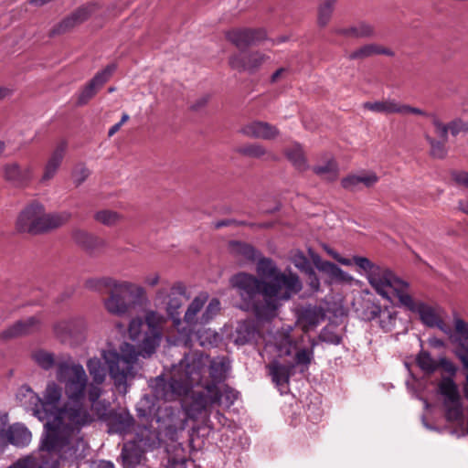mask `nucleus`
Here are the masks:
<instances>
[{"label":"nucleus","mask_w":468,"mask_h":468,"mask_svg":"<svg viewBox=\"0 0 468 468\" xmlns=\"http://www.w3.org/2000/svg\"><path fill=\"white\" fill-rule=\"evenodd\" d=\"M229 250L230 254L241 263L254 261L259 254L252 245L238 240L229 241Z\"/></svg>","instance_id":"28"},{"label":"nucleus","mask_w":468,"mask_h":468,"mask_svg":"<svg viewBox=\"0 0 468 468\" xmlns=\"http://www.w3.org/2000/svg\"><path fill=\"white\" fill-rule=\"evenodd\" d=\"M196 337V341L202 347H213L220 341V335L210 328H205L204 325L196 327L192 334V338Z\"/></svg>","instance_id":"35"},{"label":"nucleus","mask_w":468,"mask_h":468,"mask_svg":"<svg viewBox=\"0 0 468 468\" xmlns=\"http://www.w3.org/2000/svg\"><path fill=\"white\" fill-rule=\"evenodd\" d=\"M145 451L133 441L123 444L121 458L124 468H134L145 459Z\"/></svg>","instance_id":"26"},{"label":"nucleus","mask_w":468,"mask_h":468,"mask_svg":"<svg viewBox=\"0 0 468 468\" xmlns=\"http://www.w3.org/2000/svg\"><path fill=\"white\" fill-rule=\"evenodd\" d=\"M314 263L319 271L327 273L330 277L338 280L345 279V271L335 263L328 261H322L318 255L314 258Z\"/></svg>","instance_id":"40"},{"label":"nucleus","mask_w":468,"mask_h":468,"mask_svg":"<svg viewBox=\"0 0 468 468\" xmlns=\"http://www.w3.org/2000/svg\"><path fill=\"white\" fill-rule=\"evenodd\" d=\"M104 300L106 310L114 315L130 314L145 300V290L141 285L127 282L115 281Z\"/></svg>","instance_id":"9"},{"label":"nucleus","mask_w":468,"mask_h":468,"mask_svg":"<svg viewBox=\"0 0 468 468\" xmlns=\"http://www.w3.org/2000/svg\"><path fill=\"white\" fill-rule=\"evenodd\" d=\"M119 214L112 210H101L94 215V218L103 225L112 226L119 220Z\"/></svg>","instance_id":"51"},{"label":"nucleus","mask_w":468,"mask_h":468,"mask_svg":"<svg viewBox=\"0 0 468 468\" xmlns=\"http://www.w3.org/2000/svg\"><path fill=\"white\" fill-rule=\"evenodd\" d=\"M259 332L252 321H243L239 323L236 329L235 344L244 346L256 339Z\"/></svg>","instance_id":"34"},{"label":"nucleus","mask_w":468,"mask_h":468,"mask_svg":"<svg viewBox=\"0 0 468 468\" xmlns=\"http://www.w3.org/2000/svg\"><path fill=\"white\" fill-rule=\"evenodd\" d=\"M56 378L64 384L63 388L54 380L47 383L41 398L40 410H85L88 377L82 365L75 363L71 356L59 360Z\"/></svg>","instance_id":"7"},{"label":"nucleus","mask_w":468,"mask_h":468,"mask_svg":"<svg viewBox=\"0 0 468 468\" xmlns=\"http://www.w3.org/2000/svg\"><path fill=\"white\" fill-rule=\"evenodd\" d=\"M116 280L111 277L89 279L85 282V287L89 290L101 292L103 289H111Z\"/></svg>","instance_id":"48"},{"label":"nucleus","mask_w":468,"mask_h":468,"mask_svg":"<svg viewBox=\"0 0 468 468\" xmlns=\"http://www.w3.org/2000/svg\"><path fill=\"white\" fill-rule=\"evenodd\" d=\"M74 242L90 254L94 253L104 246V241L85 230L74 229L71 233Z\"/></svg>","instance_id":"30"},{"label":"nucleus","mask_w":468,"mask_h":468,"mask_svg":"<svg viewBox=\"0 0 468 468\" xmlns=\"http://www.w3.org/2000/svg\"><path fill=\"white\" fill-rule=\"evenodd\" d=\"M38 328L39 321L35 316H31L26 320H18L12 325L8 326L6 329L3 330L0 333V339L7 341L31 334Z\"/></svg>","instance_id":"23"},{"label":"nucleus","mask_w":468,"mask_h":468,"mask_svg":"<svg viewBox=\"0 0 468 468\" xmlns=\"http://www.w3.org/2000/svg\"><path fill=\"white\" fill-rule=\"evenodd\" d=\"M334 33L339 36L352 38H368L374 36V27L365 21H359L347 27H336Z\"/></svg>","instance_id":"29"},{"label":"nucleus","mask_w":468,"mask_h":468,"mask_svg":"<svg viewBox=\"0 0 468 468\" xmlns=\"http://www.w3.org/2000/svg\"><path fill=\"white\" fill-rule=\"evenodd\" d=\"M363 108L377 113L384 114H415V115H427V112L420 108L412 107L408 104H402L394 99H388L384 101H366L363 103Z\"/></svg>","instance_id":"16"},{"label":"nucleus","mask_w":468,"mask_h":468,"mask_svg":"<svg viewBox=\"0 0 468 468\" xmlns=\"http://www.w3.org/2000/svg\"><path fill=\"white\" fill-rule=\"evenodd\" d=\"M449 127V132L452 136L458 135L462 131L465 132V122L461 119H455L449 123H447Z\"/></svg>","instance_id":"61"},{"label":"nucleus","mask_w":468,"mask_h":468,"mask_svg":"<svg viewBox=\"0 0 468 468\" xmlns=\"http://www.w3.org/2000/svg\"><path fill=\"white\" fill-rule=\"evenodd\" d=\"M225 37L241 50L265 40L267 33L263 28L239 27L226 31Z\"/></svg>","instance_id":"14"},{"label":"nucleus","mask_w":468,"mask_h":468,"mask_svg":"<svg viewBox=\"0 0 468 468\" xmlns=\"http://www.w3.org/2000/svg\"><path fill=\"white\" fill-rule=\"evenodd\" d=\"M357 264L367 271L369 284L383 298L391 303L397 299L400 306L418 314L420 321L425 325L437 327L445 333L447 332L445 323L432 306L420 301L417 302L409 294V283L407 282L398 278L388 268L371 264L366 259H358Z\"/></svg>","instance_id":"6"},{"label":"nucleus","mask_w":468,"mask_h":468,"mask_svg":"<svg viewBox=\"0 0 468 468\" xmlns=\"http://www.w3.org/2000/svg\"><path fill=\"white\" fill-rule=\"evenodd\" d=\"M70 218L71 213L69 211L46 214L44 206L33 201L20 212L16 229L32 235L43 234L62 227Z\"/></svg>","instance_id":"8"},{"label":"nucleus","mask_w":468,"mask_h":468,"mask_svg":"<svg viewBox=\"0 0 468 468\" xmlns=\"http://www.w3.org/2000/svg\"><path fill=\"white\" fill-rule=\"evenodd\" d=\"M163 323V315L155 311L147 312L144 321L140 317L133 318L128 333L134 345L123 343L120 347L121 353L116 350L103 351V359L119 393L127 392V379L133 377V370L138 356L148 357L159 346Z\"/></svg>","instance_id":"2"},{"label":"nucleus","mask_w":468,"mask_h":468,"mask_svg":"<svg viewBox=\"0 0 468 468\" xmlns=\"http://www.w3.org/2000/svg\"><path fill=\"white\" fill-rule=\"evenodd\" d=\"M33 414L44 422L42 451L58 452L65 459L86 457L88 442L80 434L81 428L94 420L90 411H33Z\"/></svg>","instance_id":"5"},{"label":"nucleus","mask_w":468,"mask_h":468,"mask_svg":"<svg viewBox=\"0 0 468 468\" xmlns=\"http://www.w3.org/2000/svg\"><path fill=\"white\" fill-rule=\"evenodd\" d=\"M236 152L245 157L260 159L267 154L266 148L260 144H247L236 149Z\"/></svg>","instance_id":"43"},{"label":"nucleus","mask_w":468,"mask_h":468,"mask_svg":"<svg viewBox=\"0 0 468 468\" xmlns=\"http://www.w3.org/2000/svg\"><path fill=\"white\" fill-rule=\"evenodd\" d=\"M426 117L431 118L433 126L435 127V133L438 137L443 141H448L449 127L444 124L435 113H428Z\"/></svg>","instance_id":"50"},{"label":"nucleus","mask_w":468,"mask_h":468,"mask_svg":"<svg viewBox=\"0 0 468 468\" xmlns=\"http://www.w3.org/2000/svg\"><path fill=\"white\" fill-rule=\"evenodd\" d=\"M53 331L61 343L77 345L86 338L87 323L83 317H73L56 323Z\"/></svg>","instance_id":"10"},{"label":"nucleus","mask_w":468,"mask_h":468,"mask_svg":"<svg viewBox=\"0 0 468 468\" xmlns=\"http://www.w3.org/2000/svg\"><path fill=\"white\" fill-rule=\"evenodd\" d=\"M292 262L298 270L304 273L313 269L310 261L302 251H299L294 254L292 258Z\"/></svg>","instance_id":"55"},{"label":"nucleus","mask_w":468,"mask_h":468,"mask_svg":"<svg viewBox=\"0 0 468 468\" xmlns=\"http://www.w3.org/2000/svg\"><path fill=\"white\" fill-rule=\"evenodd\" d=\"M269 368L272 381L276 385H284L289 383L294 365H282L275 362L270 365Z\"/></svg>","instance_id":"36"},{"label":"nucleus","mask_w":468,"mask_h":468,"mask_svg":"<svg viewBox=\"0 0 468 468\" xmlns=\"http://www.w3.org/2000/svg\"><path fill=\"white\" fill-rule=\"evenodd\" d=\"M207 300L208 293L206 292H200L192 300L185 313L178 333L184 336L186 345L192 343V334L195 332L196 327L200 325V316H198V314Z\"/></svg>","instance_id":"12"},{"label":"nucleus","mask_w":468,"mask_h":468,"mask_svg":"<svg viewBox=\"0 0 468 468\" xmlns=\"http://www.w3.org/2000/svg\"><path fill=\"white\" fill-rule=\"evenodd\" d=\"M200 380L201 367L187 364L179 378L171 377L169 380H165L163 377H158L155 380L154 396L165 401L182 397V401L189 404V407L182 405V410H207L215 406L229 408L239 398V392L228 385L223 390L217 384L195 387Z\"/></svg>","instance_id":"4"},{"label":"nucleus","mask_w":468,"mask_h":468,"mask_svg":"<svg viewBox=\"0 0 468 468\" xmlns=\"http://www.w3.org/2000/svg\"><path fill=\"white\" fill-rule=\"evenodd\" d=\"M416 364L426 374H432L438 368L437 362L432 358L431 353L423 349L418 353Z\"/></svg>","instance_id":"42"},{"label":"nucleus","mask_w":468,"mask_h":468,"mask_svg":"<svg viewBox=\"0 0 468 468\" xmlns=\"http://www.w3.org/2000/svg\"><path fill=\"white\" fill-rule=\"evenodd\" d=\"M116 69V63H110L103 69L98 71L92 77V79H90L89 82L80 90L76 105H86L111 79Z\"/></svg>","instance_id":"13"},{"label":"nucleus","mask_w":468,"mask_h":468,"mask_svg":"<svg viewBox=\"0 0 468 468\" xmlns=\"http://www.w3.org/2000/svg\"><path fill=\"white\" fill-rule=\"evenodd\" d=\"M425 139L431 146L430 154L432 157L438 159H443L447 154L445 144L447 141L441 139L436 140L429 134H425Z\"/></svg>","instance_id":"46"},{"label":"nucleus","mask_w":468,"mask_h":468,"mask_svg":"<svg viewBox=\"0 0 468 468\" xmlns=\"http://www.w3.org/2000/svg\"><path fill=\"white\" fill-rule=\"evenodd\" d=\"M239 133L249 138L262 140H273L280 134L275 125L262 121H253L244 124L239 129Z\"/></svg>","instance_id":"22"},{"label":"nucleus","mask_w":468,"mask_h":468,"mask_svg":"<svg viewBox=\"0 0 468 468\" xmlns=\"http://www.w3.org/2000/svg\"><path fill=\"white\" fill-rule=\"evenodd\" d=\"M208 101V96H203L198 99L194 104L191 105L193 111H197L207 105Z\"/></svg>","instance_id":"63"},{"label":"nucleus","mask_w":468,"mask_h":468,"mask_svg":"<svg viewBox=\"0 0 468 468\" xmlns=\"http://www.w3.org/2000/svg\"><path fill=\"white\" fill-rule=\"evenodd\" d=\"M235 223H236V219L228 218V219H222V220H218V221L215 222L214 226H215V229H221L224 227L235 226Z\"/></svg>","instance_id":"62"},{"label":"nucleus","mask_w":468,"mask_h":468,"mask_svg":"<svg viewBox=\"0 0 468 468\" xmlns=\"http://www.w3.org/2000/svg\"><path fill=\"white\" fill-rule=\"evenodd\" d=\"M437 365H438V367H441L443 371L449 373V375H450L449 378H453V377L456 374L457 367L451 360H449L446 357H441L439 362L437 363Z\"/></svg>","instance_id":"57"},{"label":"nucleus","mask_w":468,"mask_h":468,"mask_svg":"<svg viewBox=\"0 0 468 468\" xmlns=\"http://www.w3.org/2000/svg\"><path fill=\"white\" fill-rule=\"evenodd\" d=\"M455 333L459 341H468V323L457 315L453 318Z\"/></svg>","instance_id":"53"},{"label":"nucleus","mask_w":468,"mask_h":468,"mask_svg":"<svg viewBox=\"0 0 468 468\" xmlns=\"http://www.w3.org/2000/svg\"><path fill=\"white\" fill-rule=\"evenodd\" d=\"M221 423L225 417L221 411H139L134 441L144 451L153 450L162 443L176 441L178 431L189 427L193 433L201 429H216L210 416Z\"/></svg>","instance_id":"3"},{"label":"nucleus","mask_w":468,"mask_h":468,"mask_svg":"<svg viewBox=\"0 0 468 468\" xmlns=\"http://www.w3.org/2000/svg\"><path fill=\"white\" fill-rule=\"evenodd\" d=\"M328 253L334 258L338 262H340L341 264L343 265H346V266H350L351 264H356L360 270H362L365 274L367 275V271L357 264V260L358 259H366L371 264H375L374 262H372L367 257H363V256H353L352 259H346V258H342V257H339V254L337 252H335V250H328Z\"/></svg>","instance_id":"54"},{"label":"nucleus","mask_w":468,"mask_h":468,"mask_svg":"<svg viewBox=\"0 0 468 468\" xmlns=\"http://www.w3.org/2000/svg\"><path fill=\"white\" fill-rule=\"evenodd\" d=\"M90 176V170L86 166H81L80 168L75 170L73 172V181L76 186H80Z\"/></svg>","instance_id":"59"},{"label":"nucleus","mask_w":468,"mask_h":468,"mask_svg":"<svg viewBox=\"0 0 468 468\" xmlns=\"http://www.w3.org/2000/svg\"><path fill=\"white\" fill-rule=\"evenodd\" d=\"M375 55L393 57L394 52L390 48L378 44H366L349 53L347 58L350 60L365 59Z\"/></svg>","instance_id":"32"},{"label":"nucleus","mask_w":468,"mask_h":468,"mask_svg":"<svg viewBox=\"0 0 468 468\" xmlns=\"http://www.w3.org/2000/svg\"><path fill=\"white\" fill-rule=\"evenodd\" d=\"M285 156L298 171H305L309 168L303 148L300 144H295L292 148L285 150Z\"/></svg>","instance_id":"39"},{"label":"nucleus","mask_w":468,"mask_h":468,"mask_svg":"<svg viewBox=\"0 0 468 468\" xmlns=\"http://www.w3.org/2000/svg\"><path fill=\"white\" fill-rule=\"evenodd\" d=\"M94 5H82L72 12L69 16H66L60 22L56 24L49 31L48 36L53 37L55 36L62 35L76 26L85 22L90 18L94 11Z\"/></svg>","instance_id":"18"},{"label":"nucleus","mask_w":468,"mask_h":468,"mask_svg":"<svg viewBox=\"0 0 468 468\" xmlns=\"http://www.w3.org/2000/svg\"><path fill=\"white\" fill-rule=\"evenodd\" d=\"M5 436L7 441L16 447L27 446L32 439L29 430L19 423L10 426L5 432Z\"/></svg>","instance_id":"33"},{"label":"nucleus","mask_w":468,"mask_h":468,"mask_svg":"<svg viewBox=\"0 0 468 468\" xmlns=\"http://www.w3.org/2000/svg\"><path fill=\"white\" fill-rule=\"evenodd\" d=\"M452 180L459 186L468 188V172L466 171H452L451 173Z\"/></svg>","instance_id":"60"},{"label":"nucleus","mask_w":468,"mask_h":468,"mask_svg":"<svg viewBox=\"0 0 468 468\" xmlns=\"http://www.w3.org/2000/svg\"><path fill=\"white\" fill-rule=\"evenodd\" d=\"M16 406L24 410H40L41 398L27 384L20 386L16 393Z\"/></svg>","instance_id":"27"},{"label":"nucleus","mask_w":468,"mask_h":468,"mask_svg":"<svg viewBox=\"0 0 468 468\" xmlns=\"http://www.w3.org/2000/svg\"><path fill=\"white\" fill-rule=\"evenodd\" d=\"M313 171L315 175L328 182H334L338 178L339 167L337 162L331 158L323 165H314Z\"/></svg>","instance_id":"38"},{"label":"nucleus","mask_w":468,"mask_h":468,"mask_svg":"<svg viewBox=\"0 0 468 468\" xmlns=\"http://www.w3.org/2000/svg\"><path fill=\"white\" fill-rule=\"evenodd\" d=\"M325 316V311L322 306L308 303L299 310L297 322L303 332L308 333L323 323Z\"/></svg>","instance_id":"19"},{"label":"nucleus","mask_w":468,"mask_h":468,"mask_svg":"<svg viewBox=\"0 0 468 468\" xmlns=\"http://www.w3.org/2000/svg\"><path fill=\"white\" fill-rule=\"evenodd\" d=\"M3 172L5 180L17 187L27 186L32 179L31 167L22 168L17 163L5 164Z\"/></svg>","instance_id":"24"},{"label":"nucleus","mask_w":468,"mask_h":468,"mask_svg":"<svg viewBox=\"0 0 468 468\" xmlns=\"http://www.w3.org/2000/svg\"><path fill=\"white\" fill-rule=\"evenodd\" d=\"M266 60V56L259 51L250 52L245 55L235 54L229 57V64L233 69L239 72L248 71L255 73Z\"/></svg>","instance_id":"20"},{"label":"nucleus","mask_w":468,"mask_h":468,"mask_svg":"<svg viewBox=\"0 0 468 468\" xmlns=\"http://www.w3.org/2000/svg\"><path fill=\"white\" fill-rule=\"evenodd\" d=\"M314 359V350L313 348H301L299 349L294 356V366H301L303 368L301 372L308 369V367L312 363Z\"/></svg>","instance_id":"49"},{"label":"nucleus","mask_w":468,"mask_h":468,"mask_svg":"<svg viewBox=\"0 0 468 468\" xmlns=\"http://www.w3.org/2000/svg\"><path fill=\"white\" fill-rule=\"evenodd\" d=\"M438 393L446 410H463V399L452 378H442L438 384Z\"/></svg>","instance_id":"21"},{"label":"nucleus","mask_w":468,"mask_h":468,"mask_svg":"<svg viewBox=\"0 0 468 468\" xmlns=\"http://www.w3.org/2000/svg\"><path fill=\"white\" fill-rule=\"evenodd\" d=\"M159 280H160L159 275L158 274H154L153 276L146 277L145 280H144V282L146 284H148L149 286L154 287V286H155L159 282Z\"/></svg>","instance_id":"64"},{"label":"nucleus","mask_w":468,"mask_h":468,"mask_svg":"<svg viewBox=\"0 0 468 468\" xmlns=\"http://www.w3.org/2000/svg\"><path fill=\"white\" fill-rule=\"evenodd\" d=\"M308 278V285L313 292H317L320 290V279L318 278L315 271L311 269V271H308L305 272Z\"/></svg>","instance_id":"58"},{"label":"nucleus","mask_w":468,"mask_h":468,"mask_svg":"<svg viewBox=\"0 0 468 468\" xmlns=\"http://www.w3.org/2000/svg\"><path fill=\"white\" fill-rule=\"evenodd\" d=\"M228 369L229 365L224 357L212 360L209 365V377L213 381L212 384L224 381Z\"/></svg>","instance_id":"41"},{"label":"nucleus","mask_w":468,"mask_h":468,"mask_svg":"<svg viewBox=\"0 0 468 468\" xmlns=\"http://www.w3.org/2000/svg\"><path fill=\"white\" fill-rule=\"evenodd\" d=\"M67 148L68 143L66 140H61L58 143L45 165L41 181H48L54 177L62 163Z\"/></svg>","instance_id":"25"},{"label":"nucleus","mask_w":468,"mask_h":468,"mask_svg":"<svg viewBox=\"0 0 468 468\" xmlns=\"http://www.w3.org/2000/svg\"><path fill=\"white\" fill-rule=\"evenodd\" d=\"M87 367L94 382L87 383L86 388L87 400L90 404V410H108L110 403L102 404L101 407H99L100 403L98 401L102 393L101 388L99 385L105 379V367L101 359L97 357L90 358L87 362Z\"/></svg>","instance_id":"11"},{"label":"nucleus","mask_w":468,"mask_h":468,"mask_svg":"<svg viewBox=\"0 0 468 468\" xmlns=\"http://www.w3.org/2000/svg\"><path fill=\"white\" fill-rule=\"evenodd\" d=\"M388 314V317L389 320H391L392 314L386 311H382L381 306L378 303H375L373 302L367 301L365 303V308L363 312V316L365 320L372 321L376 319L377 317H380L381 314Z\"/></svg>","instance_id":"47"},{"label":"nucleus","mask_w":468,"mask_h":468,"mask_svg":"<svg viewBox=\"0 0 468 468\" xmlns=\"http://www.w3.org/2000/svg\"><path fill=\"white\" fill-rule=\"evenodd\" d=\"M336 0H325L318 7L317 23L320 27H325L332 16Z\"/></svg>","instance_id":"45"},{"label":"nucleus","mask_w":468,"mask_h":468,"mask_svg":"<svg viewBox=\"0 0 468 468\" xmlns=\"http://www.w3.org/2000/svg\"><path fill=\"white\" fill-rule=\"evenodd\" d=\"M260 276L239 272L230 278V283L240 297L242 308L258 317L276 315L282 301H288L303 289L299 276L288 271L282 272L271 258L259 259Z\"/></svg>","instance_id":"1"},{"label":"nucleus","mask_w":468,"mask_h":468,"mask_svg":"<svg viewBox=\"0 0 468 468\" xmlns=\"http://www.w3.org/2000/svg\"><path fill=\"white\" fill-rule=\"evenodd\" d=\"M186 288L181 282H176L167 294V302L165 303V312L168 318L172 321L173 326L180 331L182 325L181 311L183 306V298L186 296Z\"/></svg>","instance_id":"17"},{"label":"nucleus","mask_w":468,"mask_h":468,"mask_svg":"<svg viewBox=\"0 0 468 468\" xmlns=\"http://www.w3.org/2000/svg\"><path fill=\"white\" fill-rule=\"evenodd\" d=\"M108 426L109 433L128 434L135 431V420L130 411H95Z\"/></svg>","instance_id":"15"},{"label":"nucleus","mask_w":468,"mask_h":468,"mask_svg":"<svg viewBox=\"0 0 468 468\" xmlns=\"http://www.w3.org/2000/svg\"><path fill=\"white\" fill-rule=\"evenodd\" d=\"M8 468H47L43 463L31 456L19 459Z\"/></svg>","instance_id":"52"},{"label":"nucleus","mask_w":468,"mask_h":468,"mask_svg":"<svg viewBox=\"0 0 468 468\" xmlns=\"http://www.w3.org/2000/svg\"><path fill=\"white\" fill-rule=\"evenodd\" d=\"M320 339L323 342L332 344V345H339L342 342V337L335 332L328 331L326 327H324L321 334Z\"/></svg>","instance_id":"56"},{"label":"nucleus","mask_w":468,"mask_h":468,"mask_svg":"<svg viewBox=\"0 0 468 468\" xmlns=\"http://www.w3.org/2000/svg\"><path fill=\"white\" fill-rule=\"evenodd\" d=\"M32 359L35 363L43 370H50L55 366L57 367L59 360L66 359L69 356L65 357H59L58 361L55 358V355L51 352L46 351L44 349H38L32 353Z\"/></svg>","instance_id":"37"},{"label":"nucleus","mask_w":468,"mask_h":468,"mask_svg":"<svg viewBox=\"0 0 468 468\" xmlns=\"http://www.w3.org/2000/svg\"><path fill=\"white\" fill-rule=\"evenodd\" d=\"M220 309V301L218 298H212L200 315V325L210 323L219 313Z\"/></svg>","instance_id":"44"},{"label":"nucleus","mask_w":468,"mask_h":468,"mask_svg":"<svg viewBox=\"0 0 468 468\" xmlns=\"http://www.w3.org/2000/svg\"><path fill=\"white\" fill-rule=\"evenodd\" d=\"M378 181V176L374 172L361 176L348 175L342 178L341 186L344 189L351 192L357 191L363 184L367 187L373 186Z\"/></svg>","instance_id":"31"}]
</instances>
